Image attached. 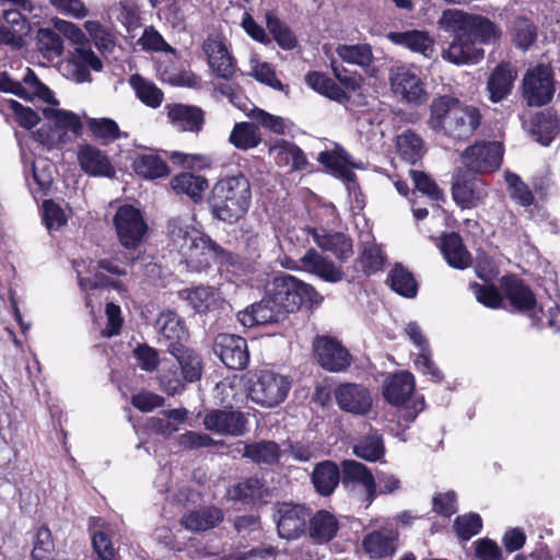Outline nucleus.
<instances>
[{"label": "nucleus", "mask_w": 560, "mask_h": 560, "mask_svg": "<svg viewBox=\"0 0 560 560\" xmlns=\"http://www.w3.org/2000/svg\"><path fill=\"white\" fill-rule=\"evenodd\" d=\"M323 298L316 290L290 275L277 276L270 293L249 308L238 312L237 318L245 327L283 322L304 303L319 304Z\"/></svg>", "instance_id": "obj_1"}, {"label": "nucleus", "mask_w": 560, "mask_h": 560, "mask_svg": "<svg viewBox=\"0 0 560 560\" xmlns=\"http://www.w3.org/2000/svg\"><path fill=\"white\" fill-rule=\"evenodd\" d=\"M252 198L249 179L237 173L219 178L212 186L207 202L213 218L233 224L248 212Z\"/></svg>", "instance_id": "obj_2"}, {"label": "nucleus", "mask_w": 560, "mask_h": 560, "mask_svg": "<svg viewBox=\"0 0 560 560\" xmlns=\"http://www.w3.org/2000/svg\"><path fill=\"white\" fill-rule=\"evenodd\" d=\"M413 390L415 378L409 372L392 374L384 381V398L390 405L401 407L400 418L408 423L415 421L424 407L423 398L411 399Z\"/></svg>", "instance_id": "obj_3"}, {"label": "nucleus", "mask_w": 560, "mask_h": 560, "mask_svg": "<svg viewBox=\"0 0 560 560\" xmlns=\"http://www.w3.org/2000/svg\"><path fill=\"white\" fill-rule=\"evenodd\" d=\"M44 116L48 124L43 125L35 133L36 140L48 149L57 148L70 140L69 133L78 136L82 129L80 118L68 110L45 108Z\"/></svg>", "instance_id": "obj_4"}, {"label": "nucleus", "mask_w": 560, "mask_h": 560, "mask_svg": "<svg viewBox=\"0 0 560 560\" xmlns=\"http://www.w3.org/2000/svg\"><path fill=\"white\" fill-rule=\"evenodd\" d=\"M291 385V380L285 375L259 371L248 382V397L261 407L273 408L285 400Z\"/></svg>", "instance_id": "obj_5"}, {"label": "nucleus", "mask_w": 560, "mask_h": 560, "mask_svg": "<svg viewBox=\"0 0 560 560\" xmlns=\"http://www.w3.org/2000/svg\"><path fill=\"white\" fill-rule=\"evenodd\" d=\"M113 223L119 244L128 252H137L148 233V224L141 211L130 205L120 206L113 218Z\"/></svg>", "instance_id": "obj_6"}, {"label": "nucleus", "mask_w": 560, "mask_h": 560, "mask_svg": "<svg viewBox=\"0 0 560 560\" xmlns=\"http://www.w3.org/2000/svg\"><path fill=\"white\" fill-rule=\"evenodd\" d=\"M441 23L447 26L454 23L468 33L477 46L494 44L501 37V30L489 19L481 15H470L458 10H445Z\"/></svg>", "instance_id": "obj_7"}, {"label": "nucleus", "mask_w": 560, "mask_h": 560, "mask_svg": "<svg viewBox=\"0 0 560 560\" xmlns=\"http://www.w3.org/2000/svg\"><path fill=\"white\" fill-rule=\"evenodd\" d=\"M0 91L12 93L26 101L38 98L47 104H58L50 89L37 78L31 68H26L21 81L12 79L7 72H2L0 74Z\"/></svg>", "instance_id": "obj_8"}, {"label": "nucleus", "mask_w": 560, "mask_h": 560, "mask_svg": "<svg viewBox=\"0 0 560 560\" xmlns=\"http://www.w3.org/2000/svg\"><path fill=\"white\" fill-rule=\"evenodd\" d=\"M503 153V145L499 141L477 142L463 152L462 160L467 170L486 174L500 168Z\"/></svg>", "instance_id": "obj_9"}, {"label": "nucleus", "mask_w": 560, "mask_h": 560, "mask_svg": "<svg viewBox=\"0 0 560 560\" xmlns=\"http://www.w3.org/2000/svg\"><path fill=\"white\" fill-rule=\"evenodd\" d=\"M311 510L302 504L278 503L272 513L281 538L296 539L306 530Z\"/></svg>", "instance_id": "obj_10"}, {"label": "nucleus", "mask_w": 560, "mask_h": 560, "mask_svg": "<svg viewBox=\"0 0 560 560\" xmlns=\"http://www.w3.org/2000/svg\"><path fill=\"white\" fill-rule=\"evenodd\" d=\"M440 26L448 32L454 33L453 40L448 44L447 48H444L442 51V57L454 63V65H465V63H475L482 59L485 50L476 45L468 35L462 31V27L457 25V23L452 26H447L444 23H441V19L439 20Z\"/></svg>", "instance_id": "obj_11"}, {"label": "nucleus", "mask_w": 560, "mask_h": 560, "mask_svg": "<svg viewBox=\"0 0 560 560\" xmlns=\"http://www.w3.org/2000/svg\"><path fill=\"white\" fill-rule=\"evenodd\" d=\"M555 93L552 71L548 66L529 69L523 79V95L529 106H542Z\"/></svg>", "instance_id": "obj_12"}, {"label": "nucleus", "mask_w": 560, "mask_h": 560, "mask_svg": "<svg viewBox=\"0 0 560 560\" xmlns=\"http://www.w3.org/2000/svg\"><path fill=\"white\" fill-rule=\"evenodd\" d=\"M103 62L91 48L77 47L60 66L62 75L75 83L91 81V70L101 71Z\"/></svg>", "instance_id": "obj_13"}, {"label": "nucleus", "mask_w": 560, "mask_h": 560, "mask_svg": "<svg viewBox=\"0 0 560 560\" xmlns=\"http://www.w3.org/2000/svg\"><path fill=\"white\" fill-rule=\"evenodd\" d=\"M188 248L189 252H185L183 257L190 260L208 264L209 259H212L214 262L225 267H235L240 262L237 255L222 248L200 231L191 243H189Z\"/></svg>", "instance_id": "obj_14"}, {"label": "nucleus", "mask_w": 560, "mask_h": 560, "mask_svg": "<svg viewBox=\"0 0 560 560\" xmlns=\"http://www.w3.org/2000/svg\"><path fill=\"white\" fill-rule=\"evenodd\" d=\"M502 289L514 310L526 314L532 325L539 328L541 310L537 307L536 298L528 285L515 277H505L502 279Z\"/></svg>", "instance_id": "obj_15"}, {"label": "nucleus", "mask_w": 560, "mask_h": 560, "mask_svg": "<svg viewBox=\"0 0 560 560\" xmlns=\"http://www.w3.org/2000/svg\"><path fill=\"white\" fill-rule=\"evenodd\" d=\"M213 351L231 370H243L249 362L247 342L241 336L219 334L213 342Z\"/></svg>", "instance_id": "obj_16"}, {"label": "nucleus", "mask_w": 560, "mask_h": 560, "mask_svg": "<svg viewBox=\"0 0 560 560\" xmlns=\"http://www.w3.org/2000/svg\"><path fill=\"white\" fill-rule=\"evenodd\" d=\"M313 349L317 362L327 371L341 372L350 365L351 358L348 350L334 338L316 337Z\"/></svg>", "instance_id": "obj_17"}, {"label": "nucleus", "mask_w": 560, "mask_h": 560, "mask_svg": "<svg viewBox=\"0 0 560 560\" xmlns=\"http://www.w3.org/2000/svg\"><path fill=\"white\" fill-rule=\"evenodd\" d=\"M335 397L341 410L359 416L366 415L371 410L373 401L371 393L365 386L353 383L338 386Z\"/></svg>", "instance_id": "obj_18"}, {"label": "nucleus", "mask_w": 560, "mask_h": 560, "mask_svg": "<svg viewBox=\"0 0 560 560\" xmlns=\"http://www.w3.org/2000/svg\"><path fill=\"white\" fill-rule=\"evenodd\" d=\"M246 423L244 413L232 409L211 410L203 418V425L207 430L222 435H242L245 432Z\"/></svg>", "instance_id": "obj_19"}, {"label": "nucleus", "mask_w": 560, "mask_h": 560, "mask_svg": "<svg viewBox=\"0 0 560 560\" xmlns=\"http://www.w3.org/2000/svg\"><path fill=\"white\" fill-rule=\"evenodd\" d=\"M202 50L207 55L208 63L215 74L223 80H231L236 71V66L226 46L218 35H209Z\"/></svg>", "instance_id": "obj_20"}, {"label": "nucleus", "mask_w": 560, "mask_h": 560, "mask_svg": "<svg viewBox=\"0 0 560 560\" xmlns=\"http://www.w3.org/2000/svg\"><path fill=\"white\" fill-rule=\"evenodd\" d=\"M480 122L481 114L477 107L464 106L459 103L457 109L453 112L451 120L447 121L443 135L457 140H466L475 133Z\"/></svg>", "instance_id": "obj_21"}, {"label": "nucleus", "mask_w": 560, "mask_h": 560, "mask_svg": "<svg viewBox=\"0 0 560 560\" xmlns=\"http://www.w3.org/2000/svg\"><path fill=\"white\" fill-rule=\"evenodd\" d=\"M398 546V532L390 526H384L366 533L362 539L364 552L372 559L392 557Z\"/></svg>", "instance_id": "obj_22"}, {"label": "nucleus", "mask_w": 560, "mask_h": 560, "mask_svg": "<svg viewBox=\"0 0 560 560\" xmlns=\"http://www.w3.org/2000/svg\"><path fill=\"white\" fill-rule=\"evenodd\" d=\"M77 159L81 170L90 176L113 177L115 175V168L108 155L93 144H80Z\"/></svg>", "instance_id": "obj_23"}, {"label": "nucleus", "mask_w": 560, "mask_h": 560, "mask_svg": "<svg viewBox=\"0 0 560 560\" xmlns=\"http://www.w3.org/2000/svg\"><path fill=\"white\" fill-rule=\"evenodd\" d=\"M452 196L462 209H472L483 202L488 188L481 179L457 175L452 186Z\"/></svg>", "instance_id": "obj_24"}, {"label": "nucleus", "mask_w": 560, "mask_h": 560, "mask_svg": "<svg viewBox=\"0 0 560 560\" xmlns=\"http://www.w3.org/2000/svg\"><path fill=\"white\" fill-rule=\"evenodd\" d=\"M165 109L171 124L178 131L198 133L205 125V113L198 106L171 104Z\"/></svg>", "instance_id": "obj_25"}, {"label": "nucleus", "mask_w": 560, "mask_h": 560, "mask_svg": "<svg viewBox=\"0 0 560 560\" xmlns=\"http://www.w3.org/2000/svg\"><path fill=\"white\" fill-rule=\"evenodd\" d=\"M342 485L352 489L355 486H361L366 495L369 504L375 498L376 482L372 472L368 467L359 462L349 459L342 463Z\"/></svg>", "instance_id": "obj_26"}, {"label": "nucleus", "mask_w": 560, "mask_h": 560, "mask_svg": "<svg viewBox=\"0 0 560 560\" xmlns=\"http://www.w3.org/2000/svg\"><path fill=\"white\" fill-rule=\"evenodd\" d=\"M392 88L396 94H400L408 103L421 104L427 98L421 80L409 69L397 68L390 78Z\"/></svg>", "instance_id": "obj_27"}, {"label": "nucleus", "mask_w": 560, "mask_h": 560, "mask_svg": "<svg viewBox=\"0 0 560 560\" xmlns=\"http://www.w3.org/2000/svg\"><path fill=\"white\" fill-rule=\"evenodd\" d=\"M168 352L175 357L176 364L180 369V375L188 383H195L200 380L203 371L202 358L195 350L184 347L179 342H171Z\"/></svg>", "instance_id": "obj_28"}, {"label": "nucleus", "mask_w": 560, "mask_h": 560, "mask_svg": "<svg viewBox=\"0 0 560 560\" xmlns=\"http://www.w3.org/2000/svg\"><path fill=\"white\" fill-rule=\"evenodd\" d=\"M517 72L513 66L506 62L498 65L487 81V91L492 103L505 100L512 92Z\"/></svg>", "instance_id": "obj_29"}, {"label": "nucleus", "mask_w": 560, "mask_h": 560, "mask_svg": "<svg viewBox=\"0 0 560 560\" xmlns=\"http://www.w3.org/2000/svg\"><path fill=\"white\" fill-rule=\"evenodd\" d=\"M299 268L318 276L328 282H338L342 279V271L317 250L311 248L299 259Z\"/></svg>", "instance_id": "obj_30"}, {"label": "nucleus", "mask_w": 560, "mask_h": 560, "mask_svg": "<svg viewBox=\"0 0 560 560\" xmlns=\"http://www.w3.org/2000/svg\"><path fill=\"white\" fill-rule=\"evenodd\" d=\"M386 38L393 44L419 52L425 58H431L434 54V39L425 31L389 32L386 34Z\"/></svg>", "instance_id": "obj_31"}, {"label": "nucleus", "mask_w": 560, "mask_h": 560, "mask_svg": "<svg viewBox=\"0 0 560 560\" xmlns=\"http://www.w3.org/2000/svg\"><path fill=\"white\" fill-rule=\"evenodd\" d=\"M198 232L199 230L194 226V219L189 215L175 217L167 222L170 246L182 256L185 252H189V243L197 236Z\"/></svg>", "instance_id": "obj_32"}, {"label": "nucleus", "mask_w": 560, "mask_h": 560, "mask_svg": "<svg viewBox=\"0 0 560 560\" xmlns=\"http://www.w3.org/2000/svg\"><path fill=\"white\" fill-rule=\"evenodd\" d=\"M315 490L323 497L330 495L342 479L339 467L331 460L318 463L312 475Z\"/></svg>", "instance_id": "obj_33"}, {"label": "nucleus", "mask_w": 560, "mask_h": 560, "mask_svg": "<svg viewBox=\"0 0 560 560\" xmlns=\"http://www.w3.org/2000/svg\"><path fill=\"white\" fill-rule=\"evenodd\" d=\"M336 54L343 62L358 66L368 73L374 70L375 58L372 46L368 43L339 44Z\"/></svg>", "instance_id": "obj_34"}, {"label": "nucleus", "mask_w": 560, "mask_h": 560, "mask_svg": "<svg viewBox=\"0 0 560 560\" xmlns=\"http://www.w3.org/2000/svg\"><path fill=\"white\" fill-rule=\"evenodd\" d=\"M459 103L456 97L448 95L434 97L430 105L429 127L433 131L443 135L447 121L451 120L453 112L457 109Z\"/></svg>", "instance_id": "obj_35"}, {"label": "nucleus", "mask_w": 560, "mask_h": 560, "mask_svg": "<svg viewBox=\"0 0 560 560\" xmlns=\"http://www.w3.org/2000/svg\"><path fill=\"white\" fill-rule=\"evenodd\" d=\"M441 250L447 264L456 269H465L470 266L472 259L465 248L463 240L457 233H448L442 237Z\"/></svg>", "instance_id": "obj_36"}, {"label": "nucleus", "mask_w": 560, "mask_h": 560, "mask_svg": "<svg viewBox=\"0 0 560 560\" xmlns=\"http://www.w3.org/2000/svg\"><path fill=\"white\" fill-rule=\"evenodd\" d=\"M318 161L331 168L345 182H353L355 174L351 167H359L353 163L351 155L341 147L337 145L332 151H324L319 154Z\"/></svg>", "instance_id": "obj_37"}, {"label": "nucleus", "mask_w": 560, "mask_h": 560, "mask_svg": "<svg viewBox=\"0 0 560 560\" xmlns=\"http://www.w3.org/2000/svg\"><path fill=\"white\" fill-rule=\"evenodd\" d=\"M308 523L310 536L318 544L330 541L339 529L336 516L326 510L317 511L313 516L310 515Z\"/></svg>", "instance_id": "obj_38"}, {"label": "nucleus", "mask_w": 560, "mask_h": 560, "mask_svg": "<svg viewBox=\"0 0 560 560\" xmlns=\"http://www.w3.org/2000/svg\"><path fill=\"white\" fill-rule=\"evenodd\" d=\"M228 495L232 500L255 504L265 500L268 488L259 478L250 477L231 487Z\"/></svg>", "instance_id": "obj_39"}, {"label": "nucleus", "mask_w": 560, "mask_h": 560, "mask_svg": "<svg viewBox=\"0 0 560 560\" xmlns=\"http://www.w3.org/2000/svg\"><path fill=\"white\" fill-rule=\"evenodd\" d=\"M179 298L186 301L196 313H207L220 303L218 292L210 287H196L179 292Z\"/></svg>", "instance_id": "obj_40"}, {"label": "nucleus", "mask_w": 560, "mask_h": 560, "mask_svg": "<svg viewBox=\"0 0 560 560\" xmlns=\"http://www.w3.org/2000/svg\"><path fill=\"white\" fill-rule=\"evenodd\" d=\"M21 9H3V19L9 26H0V44H18L26 32V19Z\"/></svg>", "instance_id": "obj_41"}, {"label": "nucleus", "mask_w": 560, "mask_h": 560, "mask_svg": "<svg viewBox=\"0 0 560 560\" xmlns=\"http://www.w3.org/2000/svg\"><path fill=\"white\" fill-rule=\"evenodd\" d=\"M396 145L399 156L410 164H416L425 153L422 138L410 129L397 136Z\"/></svg>", "instance_id": "obj_42"}, {"label": "nucleus", "mask_w": 560, "mask_h": 560, "mask_svg": "<svg viewBox=\"0 0 560 560\" xmlns=\"http://www.w3.org/2000/svg\"><path fill=\"white\" fill-rule=\"evenodd\" d=\"M222 518L223 513L220 509L207 506L184 515L180 522L185 528L199 532L213 528Z\"/></svg>", "instance_id": "obj_43"}, {"label": "nucleus", "mask_w": 560, "mask_h": 560, "mask_svg": "<svg viewBox=\"0 0 560 560\" xmlns=\"http://www.w3.org/2000/svg\"><path fill=\"white\" fill-rule=\"evenodd\" d=\"M171 184L177 194H185L195 202L202 199V194L208 188V180L203 176L192 173L176 175Z\"/></svg>", "instance_id": "obj_44"}, {"label": "nucleus", "mask_w": 560, "mask_h": 560, "mask_svg": "<svg viewBox=\"0 0 560 560\" xmlns=\"http://www.w3.org/2000/svg\"><path fill=\"white\" fill-rule=\"evenodd\" d=\"M133 171L149 179L160 178L168 174L166 163L154 153H143L135 158L132 162Z\"/></svg>", "instance_id": "obj_45"}, {"label": "nucleus", "mask_w": 560, "mask_h": 560, "mask_svg": "<svg viewBox=\"0 0 560 560\" xmlns=\"http://www.w3.org/2000/svg\"><path fill=\"white\" fill-rule=\"evenodd\" d=\"M36 48L47 61L59 58L63 52L61 35L50 28H40L36 35Z\"/></svg>", "instance_id": "obj_46"}, {"label": "nucleus", "mask_w": 560, "mask_h": 560, "mask_svg": "<svg viewBox=\"0 0 560 560\" xmlns=\"http://www.w3.org/2000/svg\"><path fill=\"white\" fill-rule=\"evenodd\" d=\"M305 82L316 92L329 97L330 100L343 103L348 100L347 93L330 78L325 74L313 71L306 74Z\"/></svg>", "instance_id": "obj_47"}, {"label": "nucleus", "mask_w": 560, "mask_h": 560, "mask_svg": "<svg viewBox=\"0 0 560 560\" xmlns=\"http://www.w3.org/2000/svg\"><path fill=\"white\" fill-rule=\"evenodd\" d=\"M243 456L259 465H273L279 460L280 448L272 441H260L246 444Z\"/></svg>", "instance_id": "obj_48"}, {"label": "nucleus", "mask_w": 560, "mask_h": 560, "mask_svg": "<svg viewBox=\"0 0 560 560\" xmlns=\"http://www.w3.org/2000/svg\"><path fill=\"white\" fill-rule=\"evenodd\" d=\"M387 283L398 294L405 298H415L418 284L411 272L397 264L387 276Z\"/></svg>", "instance_id": "obj_49"}, {"label": "nucleus", "mask_w": 560, "mask_h": 560, "mask_svg": "<svg viewBox=\"0 0 560 560\" xmlns=\"http://www.w3.org/2000/svg\"><path fill=\"white\" fill-rule=\"evenodd\" d=\"M130 85L136 92L137 97L147 106L158 108L164 98L163 92L151 81L139 74L131 75Z\"/></svg>", "instance_id": "obj_50"}, {"label": "nucleus", "mask_w": 560, "mask_h": 560, "mask_svg": "<svg viewBox=\"0 0 560 560\" xmlns=\"http://www.w3.org/2000/svg\"><path fill=\"white\" fill-rule=\"evenodd\" d=\"M229 140L237 149L248 150L256 148L261 138L255 124L243 121L235 124Z\"/></svg>", "instance_id": "obj_51"}, {"label": "nucleus", "mask_w": 560, "mask_h": 560, "mask_svg": "<svg viewBox=\"0 0 560 560\" xmlns=\"http://www.w3.org/2000/svg\"><path fill=\"white\" fill-rule=\"evenodd\" d=\"M155 329L172 342H178L186 335L182 319L172 311L162 312L159 315Z\"/></svg>", "instance_id": "obj_52"}, {"label": "nucleus", "mask_w": 560, "mask_h": 560, "mask_svg": "<svg viewBox=\"0 0 560 560\" xmlns=\"http://www.w3.org/2000/svg\"><path fill=\"white\" fill-rule=\"evenodd\" d=\"M86 125L92 135L103 143H110L120 137H127L119 130L117 122L110 118H88Z\"/></svg>", "instance_id": "obj_53"}, {"label": "nucleus", "mask_w": 560, "mask_h": 560, "mask_svg": "<svg viewBox=\"0 0 560 560\" xmlns=\"http://www.w3.org/2000/svg\"><path fill=\"white\" fill-rule=\"evenodd\" d=\"M559 127L557 120L549 114H539L534 118L530 133L542 145H549Z\"/></svg>", "instance_id": "obj_54"}, {"label": "nucleus", "mask_w": 560, "mask_h": 560, "mask_svg": "<svg viewBox=\"0 0 560 560\" xmlns=\"http://www.w3.org/2000/svg\"><path fill=\"white\" fill-rule=\"evenodd\" d=\"M183 377L184 375H180V369L176 363L164 364L159 375L160 386L167 395L174 396L185 389L187 382Z\"/></svg>", "instance_id": "obj_55"}, {"label": "nucleus", "mask_w": 560, "mask_h": 560, "mask_svg": "<svg viewBox=\"0 0 560 560\" xmlns=\"http://www.w3.org/2000/svg\"><path fill=\"white\" fill-rule=\"evenodd\" d=\"M504 178L510 196L516 203L523 207H528L534 202V195L532 190L517 174L511 171H505Z\"/></svg>", "instance_id": "obj_56"}, {"label": "nucleus", "mask_w": 560, "mask_h": 560, "mask_svg": "<svg viewBox=\"0 0 560 560\" xmlns=\"http://www.w3.org/2000/svg\"><path fill=\"white\" fill-rule=\"evenodd\" d=\"M55 541L50 529L42 526L37 529L32 550V560H54Z\"/></svg>", "instance_id": "obj_57"}, {"label": "nucleus", "mask_w": 560, "mask_h": 560, "mask_svg": "<svg viewBox=\"0 0 560 560\" xmlns=\"http://www.w3.org/2000/svg\"><path fill=\"white\" fill-rule=\"evenodd\" d=\"M300 237L298 233L292 230L288 231L281 238L277 240V245L280 249V252L283 254L282 257L279 255L278 259L280 261V265L287 269H298L299 268V260L294 259L290 255L293 254L298 247V244Z\"/></svg>", "instance_id": "obj_58"}, {"label": "nucleus", "mask_w": 560, "mask_h": 560, "mask_svg": "<svg viewBox=\"0 0 560 560\" xmlns=\"http://www.w3.org/2000/svg\"><path fill=\"white\" fill-rule=\"evenodd\" d=\"M267 27L281 48L290 50L296 46L293 33L277 16L267 14Z\"/></svg>", "instance_id": "obj_59"}, {"label": "nucleus", "mask_w": 560, "mask_h": 560, "mask_svg": "<svg viewBox=\"0 0 560 560\" xmlns=\"http://www.w3.org/2000/svg\"><path fill=\"white\" fill-rule=\"evenodd\" d=\"M245 114L253 120H256L264 128L277 133L283 135L287 129L285 120L276 115H271L258 107L247 108Z\"/></svg>", "instance_id": "obj_60"}, {"label": "nucleus", "mask_w": 560, "mask_h": 560, "mask_svg": "<svg viewBox=\"0 0 560 560\" xmlns=\"http://www.w3.org/2000/svg\"><path fill=\"white\" fill-rule=\"evenodd\" d=\"M276 150H278L280 160L291 165L293 170H303L307 164L303 151L292 142L281 141Z\"/></svg>", "instance_id": "obj_61"}, {"label": "nucleus", "mask_w": 560, "mask_h": 560, "mask_svg": "<svg viewBox=\"0 0 560 560\" xmlns=\"http://www.w3.org/2000/svg\"><path fill=\"white\" fill-rule=\"evenodd\" d=\"M114 13L128 32L137 30L140 26V11L132 0L121 1L114 9Z\"/></svg>", "instance_id": "obj_62"}, {"label": "nucleus", "mask_w": 560, "mask_h": 560, "mask_svg": "<svg viewBox=\"0 0 560 560\" xmlns=\"http://www.w3.org/2000/svg\"><path fill=\"white\" fill-rule=\"evenodd\" d=\"M354 454L365 460L375 462L384 454L383 442L378 436H368L354 446Z\"/></svg>", "instance_id": "obj_63"}, {"label": "nucleus", "mask_w": 560, "mask_h": 560, "mask_svg": "<svg viewBox=\"0 0 560 560\" xmlns=\"http://www.w3.org/2000/svg\"><path fill=\"white\" fill-rule=\"evenodd\" d=\"M454 527L459 538L468 540L480 532L482 527V521L478 514L470 513L467 515L457 516Z\"/></svg>", "instance_id": "obj_64"}]
</instances>
